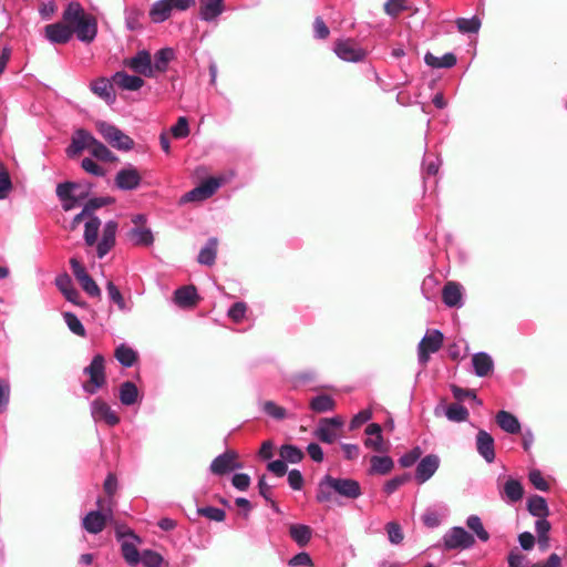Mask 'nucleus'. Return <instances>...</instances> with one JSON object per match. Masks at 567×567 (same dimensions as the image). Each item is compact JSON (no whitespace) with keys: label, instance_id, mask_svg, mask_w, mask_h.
I'll list each match as a JSON object with an SVG mask.
<instances>
[{"label":"nucleus","instance_id":"nucleus-16","mask_svg":"<svg viewBox=\"0 0 567 567\" xmlns=\"http://www.w3.org/2000/svg\"><path fill=\"white\" fill-rule=\"evenodd\" d=\"M73 33L76 34L79 41L91 43L97 34V21L92 14L86 16L84 19L73 24Z\"/></svg>","mask_w":567,"mask_h":567},{"label":"nucleus","instance_id":"nucleus-36","mask_svg":"<svg viewBox=\"0 0 567 567\" xmlns=\"http://www.w3.org/2000/svg\"><path fill=\"white\" fill-rule=\"evenodd\" d=\"M172 11L168 0H157L150 9V18L154 23H162L169 19Z\"/></svg>","mask_w":567,"mask_h":567},{"label":"nucleus","instance_id":"nucleus-18","mask_svg":"<svg viewBox=\"0 0 567 567\" xmlns=\"http://www.w3.org/2000/svg\"><path fill=\"white\" fill-rule=\"evenodd\" d=\"M440 457L436 454H429L420 460L415 468V481L419 484L427 482L437 471Z\"/></svg>","mask_w":567,"mask_h":567},{"label":"nucleus","instance_id":"nucleus-8","mask_svg":"<svg viewBox=\"0 0 567 567\" xmlns=\"http://www.w3.org/2000/svg\"><path fill=\"white\" fill-rule=\"evenodd\" d=\"M445 550L468 549L475 544V538L464 527L454 526L450 528L442 537Z\"/></svg>","mask_w":567,"mask_h":567},{"label":"nucleus","instance_id":"nucleus-34","mask_svg":"<svg viewBox=\"0 0 567 567\" xmlns=\"http://www.w3.org/2000/svg\"><path fill=\"white\" fill-rule=\"evenodd\" d=\"M393 467H394V462L390 456L373 455L370 458L369 474L386 475L393 470Z\"/></svg>","mask_w":567,"mask_h":567},{"label":"nucleus","instance_id":"nucleus-43","mask_svg":"<svg viewBox=\"0 0 567 567\" xmlns=\"http://www.w3.org/2000/svg\"><path fill=\"white\" fill-rule=\"evenodd\" d=\"M144 12L137 7H127L124 10L125 25L130 31H137L142 29V18Z\"/></svg>","mask_w":567,"mask_h":567},{"label":"nucleus","instance_id":"nucleus-58","mask_svg":"<svg viewBox=\"0 0 567 567\" xmlns=\"http://www.w3.org/2000/svg\"><path fill=\"white\" fill-rule=\"evenodd\" d=\"M385 530L388 533L389 542L393 545H399L402 543L404 536L401 526L395 522H389L385 525Z\"/></svg>","mask_w":567,"mask_h":567},{"label":"nucleus","instance_id":"nucleus-31","mask_svg":"<svg viewBox=\"0 0 567 567\" xmlns=\"http://www.w3.org/2000/svg\"><path fill=\"white\" fill-rule=\"evenodd\" d=\"M176 54L173 48H163L155 52L153 65V76L155 72L164 73L167 71L169 63L175 59Z\"/></svg>","mask_w":567,"mask_h":567},{"label":"nucleus","instance_id":"nucleus-32","mask_svg":"<svg viewBox=\"0 0 567 567\" xmlns=\"http://www.w3.org/2000/svg\"><path fill=\"white\" fill-rule=\"evenodd\" d=\"M497 425L509 434H517L520 432V423L518 419L505 410L498 411L495 416Z\"/></svg>","mask_w":567,"mask_h":567},{"label":"nucleus","instance_id":"nucleus-17","mask_svg":"<svg viewBox=\"0 0 567 567\" xmlns=\"http://www.w3.org/2000/svg\"><path fill=\"white\" fill-rule=\"evenodd\" d=\"M141 181L138 171L132 165L120 169L114 178L115 186L121 190L136 189Z\"/></svg>","mask_w":567,"mask_h":567},{"label":"nucleus","instance_id":"nucleus-57","mask_svg":"<svg viewBox=\"0 0 567 567\" xmlns=\"http://www.w3.org/2000/svg\"><path fill=\"white\" fill-rule=\"evenodd\" d=\"M422 453L423 452H422V449L420 446L413 447L411 451H409L408 453L403 454L399 458L400 466H402L404 468L411 467L412 465H414L416 463L417 460L421 458Z\"/></svg>","mask_w":567,"mask_h":567},{"label":"nucleus","instance_id":"nucleus-42","mask_svg":"<svg viewBox=\"0 0 567 567\" xmlns=\"http://www.w3.org/2000/svg\"><path fill=\"white\" fill-rule=\"evenodd\" d=\"M279 455L286 463L290 464L300 463L305 457L303 451L293 444H282L279 449Z\"/></svg>","mask_w":567,"mask_h":567},{"label":"nucleus","instance_id":"nucleus-21","mask_svg":"<svg viewBox=\"0 0 567 567\" xmlns=\"http://www.w3.org/2000/svg\"><path fill=\"white\" fill-rule=\"evenodd\" d=\"M224 11L225 0H199L198 17L204 22H216Z\"/></svg>","mask_w":567,"mask_h":567},{"label":"nucleus","instance_id":"nucleus-28","mask_svg":"<svg viewBox=\"0 0 567 567\" xmlns=\"http://www.w3.org/2000/svg\"><path fill=\"white\" fill-rule=\"evenodd\" d=\"M472 365L476 377L484 378L494 370L493 358L484 351L476 352L472 357Z\"/></svg>","mask_w":567,"mask_h":567},{"label":"nucleus","instance_id":"nucleus-56","mask_svg":"<svg viewBox=\"0 0 567 567\" xmlns=\"http://www.w3.org/2000/svg\"><path fill=\"white\" fill-rule=\"evenodd\" d=\"M410 480L409 474H402L399 476H394L393 478L385 482L383 485V492L390 496L394 492H396L403 484H405Z\"/></svg>","mask_w":567,"mask_h":567},{"label":"nucleus","instance_id":"nucleus-20","mask_svg":"<svg viewBox=\"0 0 567 567\" xmlns=\"http://www.w3.org/2000/svg\"><path fill=\"white\" fill-rule=\"evenodd\" d=\"M95 140L87 131L83 128L76 130L72 136L71 144L66 148L68 156L74 157L84 150L90 151Z\"/></svg>","mask_w":567,"mask_h":567},{"label":"nucleus","instance_id":"nucleus-14","mask_svg":"<svg viewBox=\"0 0 567 567\" xmlns=\"http://www.w3.org/2000/svg\"><path fill=\"white\" fill-rule=\"evenodd\" d=\"M112 518V513L90 511L81 520L82 528L89 534H100L106 526L107 520Z\"/></svg>","mask_w":567,"mask_h":567},{"label":"nucleus","instance_id":"nucleus-48","mask_svg":"<svg viewBox=\"0 0 567 567\" xmlns=\"http://www.w3.org/2000/svg\"><path fill=\"white\" fill-rule=\"evenodd\" d=\"M445 416L452 422H465L470 415L468 410L458 404L452 403L447 405L444 410Z\"/></svg>","mask_w":567,"mask_h":567},{"label":"nucleus","instance_id":"nucleus-22","mask_svg":"<svg viewBox=\"0 0 567 567\" xmlns=\"http://www.w3.org/2000/svg\"><path fill=\"white\" fill-rule=\"evenodd\" d=\"M476 450L477 453L485 460L486 463L495 461V441L494 437L486 431L480 430L476 434Z\"/></svg>","mask_w":567,"mask_h":567},{"label":"nucleus","instance_id":"nucleus-10","mask_svg":"<svg viewBox=\"0 0 567 567\" xmlns=\"http://www.w3.org/2000/svg\"><path fill=\"white\" fill-rule=\"evenodd\" d=\"M241 467L243 464L238 461V453L235 450H227L212 461L209 472L217 476H224Z\"/></svg>","mask_w":567,"mask_h":567},{"label":"nucleus","instance_id":"nucleus-39","mask_svg":"<svg viewBox=\"0 0 567 567\" xmlns=\"http://www.w3.org/2000/svg\"><path fill=\"white\" fill-rule=\"evenodd\" d=\"M289 535L298 546L303 547L310 542L312 529L308 525L292 524L289 527Z\"/></svg>","mask_w":567,"mask_h":567},{"label":"nucleus","instance_id":"nucleus-61","mask_svg":"<svg viewBox=\"0 0 567 567\" xmlns=\"http://www.w3.org/2000/svg\"><path fill=\"white\" fill-rule=\"evenodd\" d=\"M406 9L405 0H388L384 3V12L393 19Z\"/></svg>","mask_w":567,"mask_h":567},{"label":"nucleus","instance_id":"nucleus-64","mask_svg":"<svg viewBox=\"0 0 567 567\" xmlns=\"http://www.w3.org/2000/svg\"><path fill=\"white\" fill-rule=\"evenodd\" d=\"M440 166H441V159L437 156H433L431 154L425 155V157L423 159V169L426 175H429V176L436 175Z\"/></svg>","mask_w":567,"mask_h":567},{"label":"nucleus","instance_id":"nucleus-50","mask_svg":"<svg viewBox=\"0 0 567 567\" xmlns=\"http://www.w3.org/2000/svg\"><path fill=\"white\" fill-rule=\"evenodd\" d=\"M106 291L110 300L117 306L121 311L128 312L131 308L127 306L123 295L118 290V288L114 285L113 281H107Z\"/></svg>","mask_w":567,"mask_h":567},{"label":"nucleus","instance_id":"nucleus-55","mask_svg":"<svg viewBox=\"0 0 567 567\" xmlns=\"http://www.w3.org/2000/svg\"><path fill=\"white\" fill-rule=\"evenodd\" d=\"M141 563L145 567H159L163 563V557L155 550L145 549L142 551Z\"/></svg>","mask_w":567,"mask_h":567},{"label":"nucleus","instance_id":"nucleus-49","mask_svg":"<svg viewBox=\"0 0 567 567\" xmlns=\"http://www.w3.org/2000/svg\"><path fill=\"white\" fill-rule=\"evenodd\" d=\"M466 526L476 535L481 542H487L489 539L488 532L484 528L482 519L477 515H470L466 518Z\"/></svg>","mask_w":567,"mask_h":567},{"label":"nucleus","instance_id":"nucleus-15","mask_svg":"<svg viewBox=\"0 0 567 567\" xmlns=\"http://www.w3.org/2000/svg\"><path fill=\"white\" fill-rule=\"evenodd\" d=\"M55 286L69 302L81 308L87 307V303L82 300L79 290L74 287L72 279L68 274L59 275L55 278Z\"/></svg>","mask_w":567,"mask_h":567},{"label":"nucleus","instance_id":"nucleus-25","mask_svg":"<svg viewBox=\"0 0 567 567\" xmlns=\"http://www.w3.org/2000/svg\"><path fill=\"white\" fill-rule=\"evenodd\" d=\"M365 434L369 436L364 440V446L375 452H386L382 436V427L378 423H370L365 427Z\"/></svg>","mask_w":567,"mask_h":567},{"label":"nucleus","instance_id":"nucleus-2","mask_svg":"<svg viewBox=\"0 0 567 567\" xmlns=\"http://www.w3.org/2000/svg\"><path fill=\"white\" fill-rule=\"evenodd\" d=\"M92 188L93 185L89 182H64L58 184L55 192L62 203V208L68 212L85 200Z\"/></svg>","mask_w":567,"mask_h":567},{"label":"nucleus","instance_id":"nucleus-4","mask_svg":"<svg viewBox=\"0 0 567 567\" xmlns=\"http://www.w3.org/2000/svg\"><path fill=\"white\" fill-rule=\"evenodd\" d=\"M89 380L82 384V390L90 395L95 394L106 385L105 360L100 353L95 354L91 363L83 369Z\"/></svg>","mask_w":567,"mask_h":567},{"label":"nucleus","instance_id":"nucleus-63","mask_svg":"<svg viewBox=\"0 0 567 567\" xmlns=\"http://www.w3.org/2000/svg\"><path fill=\"white\" fill-rule=\"evenodd\" d=\"M247 305L243 301H237L228 309V317L236 323L241 322L246 316Z\"/></svg>","mask_w":567,"mask_h":567},{"label":"nucleus","instance_id":"nucleus-23","mask_svg":"<svg viewBox=\"0 0 567 567\" xmlns=\"http://www.w3.org/2000/svg\"><path fill=\"white\" fill-rule=\"evenodd\" d=\"M44 32L45 38L53 44L68 43L73 35V30L61 22L48 24Z\"/></svg>","mask_w":567,"mask_h":567},{"label":"nucleus","instance_id":"nucleus-7","mask_svg":"<svg viewBox=\"0 0 567 567\" xmlns=\"http://www.w3.org/2000/svg\"><path fill=\"white\" fill-rule=\"evenodd\" d=\"M90 414L95 423H103L110 427L121 422L117 412L102 398H95L90 402Z\"/></svg>","mask_w":567,"mask_h":567},{"label":"nucleus","instance_id":"nucleus-45","mask_svg":"<svg viewBox=\"0 0 567 567\" xmlns=\"http://www.w3.org/2000/svg\"><path fill=\"white\" fill-rule=\"evenodd\" d=\"M455 24L457 30L463 34H476L481 29L482 21L478 17L474 16L472 18H457Z\"/></svg>","mask_w":567,"mask_h":567},{"label":"nucleus","instance_id":"nucleus-24","mask_svg":"<svg viewBox=\"0 0 567 567\" xmlns=\"http://www.w3.org/2000/svg\"><path fill=\"white\" fill-rule=\"evenodd\" d=\"M442 299L449 308H461L464 305L462 285L455 281L446 282L442 290Z\"/></svg>","mask_w":567,"mask_h":567},{"label":"nucleus","instance_id":"nucleus-52","mask_svg":"<svg viewBox=\"0 0 567 567\" xmlns=\"http://www.w3.org/2000/svg\"><path fill=\"white\" fill-rule=\"evenodd\" d=\"M90 153L94 158L100 161L114 162L116 159V156L97 140L93 143Z\"/></svg>","mask_w":567,"mask_h":567},{"label":"nucleus","instance_id":"nucleus-62","mask_svg":"<svg viewBox=\"0 0 567 567\" xmlns=\"http://www.w3.org/2000/svg\"><path fill=\"white\" fill-rule=\"evenodd\" d=\"M81 167L86 173L96 177H103L105 175V169L91 157L83 158L81 162Z\"/></svg>","mask_w":567,"mask_h":567},{"label":"nucleus","instance_id":"nucleus-9","mask_svg":"<svg viewBox=\"0 0 567 567\" xmlns=\"http://www.w3.org/2000/svg\"><path fill=\"white\" fill-rule=\"evenodd\" d=\"M444 336L437 330H429L417 346V361L420 364L425 365L432 353L437 352L443 343Z\"/></svg>","mask_w":567,"mask_h":567},{"label":"nucleus","instance_id":"nucleus-30","mask_svg":"<svg viewBox=\"0 0 567 567\" xmlns=\"http://www.w3.org/2000/svg\"><path fill=\"white\" fill-rule=\"evenodd\" d=\"M112 81L122 90L137 91L144 85V80L137 75L127 74L124 71H117L113 74Z\"/></svg>","mask_w":567,"mask_h":567},{"label":"nucleus","instance_id":"nucleus-35","mask_svg":"<svg viewBox=\"0 0 567 567\" xmlns=\"http://www.w3.org/2000/svg\"><path fill=\"white\" fill-rule=\"evenodd\" d=\"M218 240L216 237H210L204 247L199 250L197 261L204 266H213L217 256Z\"/></svg>","mask_w":567,"mask_h":567},{"label":"nucleus","instance_id":"nucleus-59","mask_svg":"<svg viewBox=\"0 0 567 567\" xmlns=\"http://www.w3.org/2000/svg\"><path fill=\"white\" fill-rule=\"evenodd\" d=\"M442 514L435 508H427L422 515V522L426 527L436 528L442 522Z\"/></svg>","mask_w":567,"mask_h":567},{"label":"nucleus","instance_id":"nucleus-5","mask_svg":"<svg viewBox=\"0 0 567 567\" xmlns=\"http://www.w3.org/2000/svg\"><path fill=\"white\" fill-rule=\"evenodd\" d=\"M96 130L102 137L116 150L127 152L134 147V141L111 123L99 121L96 123Z\"/></svg>","mask_w":567,"mask_h":567},{"label":"nucleus","instance_id":"nucleus-51","mask_svg":"<svg viewBox=\"0 0 567 567\" xmlns=\"http://www.w3.org/2000/svg\"><path fill=\"white\" fill-rule=\"evenodd\" d=\"M63 319L66 323L69 330L79 337H85L86 331L80 319L73 312L65 311L63 312Z\"/></svg>","mask_w":567,"mask_h":567},{"label":"nucleus","instance_id":"nucleus-54","mask_svg":"<svg viewBox=\"0 0 567 567\" xmlns=\"http://www.w3.org/2000/svg\"><path fill=\"white\" fill-rule=\"evenodd\" d=\"M262 411L270 417L281 421L287 417L286 409L279 406L274 401H266L262 405Z\"/></svg>","mask_w":567,"mask_h":567},{"label":"nucleus","instance_id":"nucleus-12","mask_svg":"<svg viewBox=\"0 0 567 567\" xmlns=\"http://www.w3.org/2000/svg\"><path fill=\"white\" fill-rule=\"evenodd\" d=\"M343 426V420L340 416L324 417L318 423L313 435L326 444H332L337 437V431Z\"/></svg>","mask_w":567,"mask_h":567},{"label":"nucleus","instance_id":"nucleus-6","mask_svg":"<svg viewBox=\"0 0 567 567\" xmlns=\"http://www.w3.org/2000/svg\"><path fill=\"white\" fill-rule=\"evenodd\" d=\"M336 55L346 62L359 63L367 58V50L360 47L353 39H338L333 45Z\"/></svg>","mask_w":567,"mask_h":567},{"label":"nucleus","instance_id":"nucleus-19","mask_svg":"<svg viewBox=\"0 0 567 567\" xmlns=\"http://www.w3.org/2000/svg\"><path fill=\"white\" fill-rule=\"evenodd\" d=\"M132 71L146 78H153L152 56L147 50H140L125 62Z\"/></svg>","mask_w":567,"mask_h":567},{"label":"nucleus","instance_id":"nucleus-11","mask_svg":"<svg viewBox=\"0 0 567 567\" xmlns=\"http://www.w3.org/2000/svg\"><path fill=\"white\" fill-rule=\"evenodd\" d=\"M223 179L217 177H209L205 179L200 185L185 193L181 203L200 202L212 197L217 189L223 185Z\"/></svg>","mask_w":567,"mask_h":567},{"label":"nucleus","instance_id":"nucleus-40","mask_svg":"<svg viewBox=\"0 0 567 567\" xmlns=\"http://www.w3.org/2000/svg\"><path fill=\"white\" fill-rule=\"evenodd\" d=\"M527 511L532 516L537 518L547 517L549 515L548 504L540 495H532L527 499Z\"/></svg>","mask_w":567,"mask_h":567},{"label":"nucleus","instance_id":"nucleus-46","mask_svg":"<svg viewBox=\"0 0 567 567\" xmlns=\"http://www.w3.org/2000/svg\"><path fill=\"white\" fill-rule=\"evenodd\" d=\"M116 360L125 368L132 367L137 360V353L130 347L121 344L115 350Z\"/></svg>","mask_w":567,"mask_h":567},{"label":"nucleus","instance_id":"nucleus-3","mask_svg":"<svg viewBox=\"0 0 567 567\" xmlns=\"http://www.w3.org/2000/svg\"><path fill=\"white\" fill-rule=\"evenodd\" d=\"M115 537L121 544V553L126 564L131 567L137 566L141 563L142 555L137 546L142 544V538L124 525L115 528Z\"/></svg>","mask_w":567,"mask_h":567},{"label":"nucleus","instance_id":"nucleus-29","mask_svg":"<svg viewBox=\"0 0 567 567\" xmlns=\"http://www.w3.org/2000/svg\"><path fill=\"white\" fill-rule=\"evenodd\" d=\"M197 290L193 285L182 286L174 291V302L181 308H189L196 305Z\"/></svg>","mask_w":567,"mask_h":567},{"label":"nucleus","instance_id":"nucleus-53","mask_svg":"<svg viewBox=\"0 0 567 567\" xmlns=\"http://www.w3.org/2000/svg\"><path fill=\"white\" fill-rule=\"evenodd\" d=\"M197 513L199 516L206 517L214 522H223L226 517L224 509L214 506L199 507L197 508Z\"/></svg>","mask_w":567,"mask_h":567},{"label":"nucleus","instance_id":"nucleus-13","mask_svg":"<svg viewBox=\"0 0 567 567\" xmlns=\"http://www.w3.org/2000/svg\"><path fill=\"white\" fill-rule=\"evenodd\" d=\"M70 266L73 272V276L79 281L81 288L87 293L90 297H100L101 289L94 279L87 274L84 266L76 259H70Z\"/></svg>","mask_w":567,"mask_h":567},{"label":"nucleus","instance_id":"nucleus-33","mask_svg":"<svg viewBox=\"0 0 567 567\" xmlns=\"http://www.w3.org/2000/svg\"><path fill=\"white\" fill-rule=\"evenodd\" d=\"M138 398L140 391L134 382L124 381L123 383H121L118 388V399L123 405H133L138 401Z\"/></svg>","mask_w":567,"mask_h":567},{"label":"nucleus","instance_id":"nucleus-47","mask_svg":"<svg viewBox=\"0 0 567 567\" xmlns=\"http://www.w3.org/2000/svg\"><path fill=\"white\" fill-rule=\"evenodd\" d=\"M86 16L79 2H70L63 12V20L73 25Z\"/></svg>","mask_w":567,"mask_h":567},{"label":"nucleus","instance_id":"nucleus-41","mask_svg":"<svg viewBox=\"0 0 567 567\" xmlns=\"http://www.w3.org/2000/svg\"><path fill=\"white\" fill-rule=\"evenodd\" d=\"M101 227V220L97 216L93 215L84 225L83 238L85 245L92 247L97 241V235Z\"/></svg>","mask_w":567,"mask_h":567},{"label":"nucleus","instance_id":"nucleus-37","mask_svg":"<svg viewBox=\"0 0 567 567\" xmlns=\"http://www.w3.org/2000/svg\"><path fill=\"white\" fill-rule=\"evenodd\" d=\"M127 237L135 246L150 247L154 243V236L150 228L134 227L127 233Z\"/></svg>","mask_w":567,"mask_h":567},{"label":"nucleus","instance_id":"nucleus-60","mask_svg":"<svg viewBox=\"0 0 567 567\" xmlns=\"http://www.w3.org/2000/svg\"><path fill=\"white\" fill-rule=\"evenodd\" d=\"M171 133L175 138H185L189 135V125L185 116H181L171 127Z\"/></svg>","mask_w":567,"mask_h":567},{"label":"nucleus","instance_id":"nucleus-44","mask_svg":"<svg viewBox=\"0 0 567 567\" xmlns=\"http://www.w3.org/2000/svg\"><path fill=\"white\" fill-rule=\"evenodd\" d=\"M336 402L328 394H320L311 399L310 409L316 413H324L333 411Z\"/></svg>","mask_w":567,"mask_h":567},{"label":"nucleus","instance_id":"nucleus-1","mask_svg":"<svg viewBox=\"0 0 567 567\" xmlns=\"http://www.w3.org/2000/svg\"><path fill=\"white\" fill-rule=\"evenodd\" d=\"M333 494L347 499H357L362 495V489L357 480L326 474L318 483L316 501L320 504L331 502Z\"/></svg>","mask_w":567,"mask_h":567},{"label":"nucleus","instance_id":"nucleus-38","mask_svg":"<svg viewBox=\"0 0 567 567\" xmlns=\"http://www.w3.org/2000/svg\"><path fill=\"white\" fill-rule=\"evenodd\" d=\"M424 62L426 63V65L434 68V69H440V68L450 69L456 64L457 60H456V56L452 52L445 53L442 56H436V55L432 54L431 52H427L424 55Z\"/></svg>","mask_w":567,"mask_h":567},{"label":"nucleus","instance_id":"nucleus-27","mask_svg":"<svg viewBox=\"0 0 567 567\" xmlns=\"http://www.w3.org/2000/svg\"><path fill=\"white\" fill-rule=\"evenodd\" d=\"M91 91L104 100L107 104H112L115 102L116 95L113 89L112 82L106 78H99L91 82L90 84Z\"/></svg>","mask_w":567,"mask_h":567},{"label":"nucleus","instance_id":"nucleus-26","mask_svg":"<svg viewBox=\"0 0 567 567\" xmlns=\"http://www.w3.org/2000/svg\"><path fill=\"white\" fill-rule=\"evenodd\" d=\"M501 496L506 503L515 504L523 498L524 487L518 480L508 477L503 485Z\"/></svg>","mask_w":567,"mask_h":567}]
</instances>
